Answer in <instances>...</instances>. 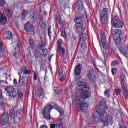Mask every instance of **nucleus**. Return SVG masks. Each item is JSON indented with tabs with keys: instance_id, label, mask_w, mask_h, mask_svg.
I'll return each instance as SVG.
<instances>
[{
	"instance_id": "4d7b16f0",
	"label": "nucleus",
	"mask_w": 128,
	"mask_h": 128,
	"mask_svg": "<svg viewBox=\"0 0 128 128\" xmlns=\"http://www.w3.org/2000/svg\"><path fill=\"white\" fill-rule=\"evenodd\" d=\"M51 60H52V58L50 57V58H49V60H50V62Z\"/></svg>"
},
{
	"instance_id": "f257e3e1",
	"label": "nucleus",
	"mask_w": 128,
	"mask_h": 128,
	"mask_svg": "<svg viewBox=\"0 0 128 128\" xmlns=\"http://www.w3.org/2000/svg\"><path fill=\"white\" fill-rule=\"evenodd\" d=\"M77 88L81 90V93L80 94V98L77 97L75 98V104L76 106H78L81 112H86L88 108V104L86 103L82 100H86L90 97L88 95V90H90V85L88 84H83V85H80V83L76 84Z\"/></svg>"
},
{
	"instance_id": "6e6552de",
	"label": "nucleus",
	"mask_w": 128,
	"mask_h": 128,
	"mask_svg": "<svg viewBox=\"0 0 128 128\" xmlns=\"http://www.w3.org/2000/svg\"><path fill=\"white\" fill-rule=\"evenodd\" d=\"M82 10H84V3L82 0H79L75 4L74 12L76 14H81Z\"/></svg>"
},
{
	"instance_id": "37998d69",
	"label": "nucleus",
	"mask_w": 128,
	"mask_h": 128,
	"mask_svg": "<svg viewBox=\"0 0 128 128\" xmlns=\"http://www.w3.org/2000/svg\"><path fill=\"white\" fill-rule=\"evenodd\" d=\"M2 48V42L0 40V50ZM2 58V56L0 55V60Z\"/></svg>"
},
{
	"instance_id": "ea45409f",
	"label": "nucleus",
	"mask_w": 128,
	"mask_h": 128,
	"mask_svg": "<svg viewBox=\"0 0 128 128\" xmlns=\"http://www.w3.org/2000/svg\"><path fill=\"white\" fill-rule=\"evenodd\" d=\"M32 74V71L28 70L26 71H25L24 73V74L25 76H28V74Z\"/></svg>"
},
{
	"instance_id": "49530a36",
	"label": "nucleus",
	"mask_w": 128,
	"mask_h": 128,
	"mask_svg": "<svg viewBox=\"0 0 128 128\" xmlns=\"http://www.w3.org/2000/svg\"><path fill=\"white\" fill-rule=\"evenodd\" d=\"M4 1H1L0 0V8H2V6H4Z\"/></svg>"
},
{
	"instance_id": "0eeeda50",
	"label": "nucleus",
	"mask_w": 128,
	"mask_h": 128,
	"mask_svg": "<svg viewBox=\"0 0 128 128\" xmlns=\"http://www.w3.org/2000/svg\"><path fill=\"white\" fill-rule=\"evenodd\" d=\"M122 30L119 29L114 30L113 31V38L117 44H122Z\"/></svg>"
},
{
	"instance_id": "2f4dec72",
	"label": "nucleus",
	"mask_w": 128,
	"mask_h": 128,
	"mask_svg": "<svg viewBox=\"0 0 128 128\" xmlns=\"http://www.w3.org/2000/svg\"><path fill=\"white\" fill-rule=\"evenodd\" d=\"M58 48H62V44H64V41L60 39L58 40Z\"/></svg>"
},
{
	"instance_id": "7c9ffc66",
	"label": "nucleus",
	"mask_w": 128,
	"mask_h": 128,
	"mask_svg": "<svg viewBox=\"0 0 128 128\" xmlns=\"http://www.w3.org/2000/svg\"><path fill=\"white\" fill-rule=\"evenodd\" d=\"M28 86V78L26 79L24 81L22 82V86H23L24 88H26Z\"/></svg>"
},
{
	"instance_id": "6e6d98bb",
	"label": "nucleus",
	"mask_w": 128,
	"mask_h": 128,
	"mask_svg": "<svg viewBox=\"0 0 128 128\" xmlns=\"http://www.w3.org/2000/svg\"><path fill=\"white\" fill-rule=\"evenodd\" d=\"M104 56H105V58H108V54H106H106H104Z\"/></svg>"
},
{
	"instance_id": "4c0bfd02",
	"label": "nucleus",
	"mask_w": 128,
	"mask_h": 128,
	"mask_svg": "<svg viewBox=\"0 0 128 128\" xmlns=\"http://www.w3.org/2000/svg\"><path fill=\"white\" fill-rule=\"evenodd\" d=\"M42 50L43 52L44 56H48V50Z\"/></svg>"
},
{
	"instance_id": "09e8293b",
	"label": "nucleus",
	"mask_w": 128,
	"mask_h": 128,
	"mask_svg": "<svg viewBox=\"0 0 128 128\" xmlns=\"http://www.w3.org/2000/svg\"><path fill=\"white\" fill-rule=\"evenodd\" d=\"M50 128H56V124H52L50 126Z\"/></svg>"
},
{
	"instance_id": "bb28decb",
	"label": "nucleus",
	"mask_w": 128,
	"mask_h": 128,
	"mask_svg": "<svg viewBox=\"0 0 128 128\" xmlns=\"http://www.w3.org/2000/svg\"><path fill=\"white\" fill-rule=\"evenodd\" d=\"M56 128H64V124L62 122L56 124Z\"/></svg>"
},
{
	"instance_id": "4468645a",
	"label": "nucleus",
	"mask_w": 128,
	"mask_h": 128,
	"mask_svg": "<svg viewBox=\"0 0 128 128\" xmlns=\"http://www.w3.org/2000/svg\"><path fill=\"white\" fill-rule=\"evenodd\" d=\"M124 48L120 47V52L121 54L124 56H126V52L128 50V44H124Z\"/></svg>"
},
{
	"instance_id": "412c9836",
	"label": "nucleus",
	"mask_w": 128,
	"mask_h": 128,
	"mask_svg": "<svg viewBox=\"0 0 128 128\" xmlns=\"http://www.w3.org/2000/svg\"><path fill=\"white\" fill-rule=\"evenodd\" d=\"M122 90L124 92V97L125 98L126 100H128V88H126V87H125L124 88H124H122Z\"/></svg>"
},
{
	"instance_id": "c85d7f7f",
	"label": "nucleus",
	"mask_w": 128,
	"mask_h": 128,
	"mask_svg": "<svg viewBox=\"0 0 128 128\" xmlns=\"http://www.w3.org/2000/svg\"><path fill=\"white\" fill-rule=\"evenodd\" d=\"M114 92L116 96H120L122 93V89H116Z\"/></svg>"
},
{
	"instance_id": "b1692460",
	"label": "nucleus",
	"mask_w": 128,
	"mask_h": 128,
	"mask_svg": "<svg viewBox=\"0 0 128 128\" xmlns=\"http://www.w3.org/2000/svg\"><path fill=\"white\" fill-rule=\"evenodd\" d=\"M6 12L8 18H12V9H8L6 10Z\"/></svg>"
},
{
	"instance_id": "7ed1b4c3",
	"label": "nucleus",
	"mask_w": 128,
	"mask_h": 128,
	"mask_svg": "<svg viewBox=\"0 0 128 128\" xmlns=\"http://www.w3.org/2000/svg\"><path fill=\"white\" fill-rule=\"evenodd\" d=\"M100 108V106H97L96 110L98 114H99V118L96 117V116L93 115V118L94 120L96 122V124L98 122H102L104 126H108V122H112V116H108V114L106 111L102 112V110Z\"/></svg>"
},
{
	"instance_id": "f704fd0d",
	"label": "nucleus",
	"mask_w": 128,
	"mask_h": 128,
	"mask_svg": "<svg viewBox=\"0 0 128 128\" xmlns=\"http://www.w3.org/2000/svg\"><path fill=\"white\" fill-rule=\"evenodd\" d=\"M48 36L50 38V40H52V34H52V32H50V30H52V26H49L48 28Z\"/></svg>"
},
{
	"instance_id": "2eb2a0df",
	"label": "nucleus",
	"mask_w": 128,
	"mask_h": 128,
	"mask_svg": "<svg viewBox=\"0 0 128 128\" xmlns=\"http://www.w3.org/2000/svg\"><path fill=\"white\" fill-rule=\"evenodd\" d=\"M58 52L60 54V56H62V58L64 60H66L64 58V56H66V50L64 49L62 47H60L58 48Z\"/></svg>"
},
{
	"instance_id": "72a5a7b5",
	"label": "nucleus",
	"mask_w": 128,
	"mask_h": 128,
	"mask_svg": "<svg viewBox=\"0 0 128 128\" xmlns=\"http://www.w3.org/2000/svg\"><path fill=\"white\" fill-rule=\"evenodd\" d=\"M28 70V68L26 66H24L20 70L21 74H24V72Z\"/></svg>"
},
{
	"instance_id": "a878e982",
	"label": "nucleus",
	"mask_w": 128,
	"mask_h": 128,
	"mask_svg": "<svg viewBox=\"0 0 128 128\" xmlns=\"http://www.w3.org/2000/svg\"><path fill=\"white\" fill-rule=\"evenodd\" d=\"M87 76L89 80H91V82H92V80H94V78H96V76H92L90 72H89L88 74L87 75Z\"/></svg>"
},
{
	"instance_id": "8fccbe9b",
	"label": "nucleus",
	"mask_w": 128,
	"mask_h": 128,
	"mask_svg": "<svg viewBox=\"0 0 128 128\" xmlns=\"http://www.w3.org/2000/svg\"><path fill=\"white\" fill-rule=\"evenodd\" d=\"M22 96H24V94L20 93L18 94V98H22Z\"/></svg>"
},
{
	"instance_id": "473e14b6",
	"label": "nucleus",
	"mask_w": 128,
	"mask_h": 128,
	"mask_svg": "<svg viewBox=\"0 0 128 128\" xmlns=\"http://www.w3.org/2000/svg\"><path fill=\"white\" fill-rule=\"evenodd\" d=\"M112 72L114 76H116V72H118V68H112Z\"/></svg>"
},
{
	"instance_id": "1a4fd4ad",
	"label": "nucleus",
	"mask_w": 128,
	"mask_h": 128,
	"mask_svg": "<svg viewBox=\"0 0 128 128\" xmlns=\"http://www.w3.org/2000/svg\"><path fill=\"white\" fill-rule=\"evenodd\" d=\"M6 92L8 94V96L10 98H16V94H14V86L6 87L5 88Z\"/></svg>"
},
{
	"instance_id": "e433bc0d",
	"label": "nucleus",
	"mask_w": 128,
	"mask_h": 128,
	"mask_svg": "<svg viewBox=\"0 0 128 128\" xmlns=\"http://www.w3.org/2000/svg\"><path fill=\"white\" fill-rule=\"evenodd\" d=\"M56 20L57 22H59L60 24H62V17H60V16H59V18L57 17L56 18Z\"/></svg>"
},
{
	"instance_id": "423d86ee",
	"label": "nucleus",
	"mask_w": 128,
	"mask_h": 128,
	"mask_svg": "<svg viewBox=\"0 0 128 128\" xmlns=\"http://www.w3.org/2000/svg\"><path fill=\"white\" fill-rule=\"evenodd\" d=\"M54 110V106L51 104L47 105L42 110L44 118L48 120H50V112Z\"/></svg>"
},
{
	"instance_id": "864d4df0",
	"label": "nucleus",
	"mask_w": 128,
	"mask_h": 128,
	"mask_svg": "<svg viewBox=\"0 0 128 128\" xmlns=\"http://www.w3.org/2000/svg\"><path fill=\"white\" fill-rule=\"evenodd\" d=\"M55 92V93L56 94H60V91L59 90H54Z\"/></svg>"
},
{
	"instance_id": "9d476101",
	"label": "nucleus",
	"mask_w": 128,
	"mask_h": 128,
	"mask_svg": "<svg viewBox=\"0 0 128 128\" xmlns=\"http://www.w3.org/2000/svg\"><path fill=\"white\" fill-rule=\"evenodd\" d=\"M10 120V117L6 113H4L1 116V124L3 126H4L6 124H8V120Z\"/></svg>"
},
{
	"instance_id": "dca6fc26",
	"label": "nucleus",
	"mask_w": 128,
	"mask_h": 128,
	"mask_svg": "<svg viewBox=\"0 0 128 128\" xmlns=\"http://www.w3.org/2000/svg\"><path fill=\"white\" fill-rule=\"evenodd\" d=\"M120 82L122 88L124 89L126 87V76L124 74L120 76Z\"/></svg>"
},
{
	"instance_id": "c03bdc74",
	"label": "nucleus",
	"mask_w": 128,
	"mask_h": 128,
	"mask_svg": "<svg viewBox=\"0 0 128 128\" xmlns=\"http://www.w3.org/2000/svg\"><path fill=\"white\" fill-rule=\"evenodd\" d=\"M66 76L63 75L62 76V78H60V82H64V80H66Z\"/></svg>"
},
{
	"instance_id": "c9c22d12",
	"label": "nucleus",
	"mask_w": 128,
	"mask_h": 128,
	"mask_svg": "<svg viewBox=\"0 0 128 128\" xmlns=\"http://www.w3.org/2000/svg\"><path fill=\"white\" fill-rule=\"evenodd\" d=\"M64 74V70L62 68H60L58 73V76H62Z\"/></svg>"
},
{
	"instance_id": "de8ad7c7",
	"label": "nucleus",
	"mask_w": 128,
	"mask_h": 128,
	"mask_svg": "<svg viewBox=\"0 0 128 128\" xmlns=\"http://www.w3.org/2000/svg\"><path fill=\"white\" fill-rule=\"evenodd\" d=\"M60 116H64V110H60Z\"/></svg>"
},
{
	"instance_id": "aec40b11",
	"label": "nucleus",
	"mask_w": 128,
	"mask_h": 128,
	"mask_svg": "<svg viewBox=\"0 0 128 128\" xmlns=\"http://www.w3.org/2000/svg\"><path fill=\"white\" fill-rule=\"evenodd\" d=\"M60 30L61 32V33L62 34V38H68V36L66 35V34L64 28V27L62 26H61L60 28Z\"/></svg>"
},
{
	"instance_id": "5701e85b",
	"label": "nucleus",
	"mask_w": 128,
	"mask_h": 128,
	"mask_svg": "<svg viewBox=\"0 0 128 128\" xmlns=\"http://www.w3.org/2000/svg\"><path fill=\"white\" fill-rule=\"evenodd\" d=\"M36 96H38V98H40V96H42V94H44V92H42V90H36Z\"/></svg>"
},
{
	"instance_id": "393cba45",
	"label": "nucleus",
	"mask_w": 128,
	"mask_h": 128,
	"mask_svg": "<svg viewBox=\"0 0 128 128\" xmlns=\"http://www.w3.org/2000/svg\"><path fill=\"white\" fill-rule=\"evenodd\" d=\"M10 118H14L16 116V112H14V109H11L10 110Z\"/></svg>"
},
{
	"instance_id": "f03ea898",
	"label": "nucleus",
	"mask_w": 128,
	"mask_h": 128,
	"mask_svg": "<svg viewBox=\"0 0 128 128\" xmlns=\"http://www.w3.org/2000/svg\"><path fill=\"white\" fill-rule=\"evenodd\" d=\"M76 22V30L79 34L80 38V42L83 50H86L88 48V44H86V34H83L84 30H86V24L84 20V18L77 16L74 20Z\"/></svg>"
},
{
	"instance_id": "603ef678",
	"label": "nucleus",
	"mask_w": 128,
	"mask_h": 128,
	"mask_svg": "<svg viewBox=\"0 0 128 128\" xmlns=\"http://www.w3.org/2000/svg\"><path fill=\"white\" fill-rule=\"evenodd\" d=\"M14 84H18V80L16 79L14 80Z\"/></svg>"
},
{
	"instance_id": "5fc2aeb1",
	"label": "nucleus",
	"mask_w": 128,
	"mask_h": 128,
	"mask_svg": "<svg viewBox=\"0 0 128 128\" xmlns=\"http://www.w3.org/2000/svg\"><path fill=\"white\" fill-rule=\"evenodd\" d=\"M25 2H28L30 0H24Z\"/></svg>"
},
{
	"instance_id": "bf43d9fd",
	"label": "nucleus",
	"mask_w": 128,
	"mask_h": 128,
	"mask_svg": "<svg viewBox=\"0 0 128 128\" xmlns=\"http://www.w3.org/2000/svg\"><path fill=\"white\" fill-rule=\"evenodd\" d=\"M52 56H53V55H52V56H51V57H50V58H52Z\"/></svg>"
},
{
	"instance_id": "a211bd4d",
	"label": "nucleus",
	"mask_w": 128,
	"mask_h": 128,
	"mask_svg": "<svg viewBox=\"0 0 128 128\" xmlns=\"http://www.w3.org/2000/svg\"><path fill=\"white\" fill-rule=\"evenodd\" d=\"M80 74H82V68H80V65H78L74 70V74L76 76H80Z\"/></svg>"
},
{
	"instance_id": "f3484780",
	"label": "nucleus",
	"mask_w": 128,
	"mask_h": 128,
	"mask_svg": "<svg viewBox=\"0 0 128 128\" xmlns=\"http://www.w3.org/2000/svg\"><path fill=\"white\" fill-rule=\"evenodd\" d=\"M4 95L2 94V90H0V106L2 108L5 109L4 102Z\"/></svg>"
},
{
	"instance_id": "c756f323",
	"label": "nucleus",
	"mask_w": 128,
	"mask_h": 128,
	"mask_svg": "<svg viewBox=\"0 0 128 128\" xmlns=\"http://www.w3.org/2000/svg\"><path fill=\"white\" fill-rule=\"evenodd\" d=\"M120 62L114 61L112 63L111 66H112L114 67V66H120Z\"/></svg>"
},
{
	"instance_id": "9b49d317",
	"label": "nucleus",
	"mask_w": 128,
	"mask_h": 128,
	"mask_svg": "<svg viewBox=\"0 0 128 128\" xmlns=\"http://www.w3.org/2000/svg\"><path fill=\"white\" fill-rule=\"evenodd\" d=\"M100 36L102 46L105 50H108V41L106 40V37L104 34V33H101Z\"/></svg>"
},
{
	"instance_id": "39448f33",
	"label": "nucleus",
	"mask_w": 128,
	"mask_h": 128,
	"mask_svg": "<svg viewBox=\"0 0 128 128\" xmlns=\"http://www.w3.org/2000/svg\"><path fill=\"white\" fill-rule=\"evenodd\" d=\"M110 11L108 9H104L101 11L100 14L102 18V23L104 24H108V16H110Z\"/></svg>"
},
{
	"instance_id": "cd10ccee",
	"label": "nucleus",
	"mask_w": 128,
	"mask_h": 128,
	"mask_svg": "<svg viewBox=\"0 0 128 128\" xmlns=\"http://www.w3.org/2000/svg\"><path fill=\"white\" fill-rule=\"evenodd\" d=\"M40 28L42 30H46V24L44 22H40Z\"/></svg>"
},
{
	"instance_id": "13d9d810",
	"label": "nucleus",
	"mask_w": 128,
	"mask_h": 128,
	"mask_svg": "<svg viewBox=\"0 0 128 128\" xmlns=\"http://www.w3.org/2000/svg\"><path fill=\"white\" fill-rule=\"evenodd\" d=\"M18 74L19 76H20V73H18Z\"/></svg>"
},
{
	"instance_id": "79ce46f5",
	"label": "nucleus",
	"mask_w": 128,
	"mask_h": 128,
	"mask_svg": "<svg viewBox=\"0 0 128 128\" xmlns=\"http://www.w3.org/2000/svg\"><path fill=\"white\" fill-rule=\"evenodd\" d=\"M104 96H110V91L108 90H106L104 93Z\"/></svg>"
},
{
	"instance_id": "a18cd8bd",
	"label": "nucleus",
	"mask_w": 128,
	"mask_h": 128,
	"mask_svg": "<svg viewBox=\"0 0 128 128\" xmlns=\"http://www.w3.org/2000/svg\"><path fill=\"white\" fill-rule=\"evenodd\" d=\"M21 44H22V42L20 40H18L17 42V46H18V48H20Z\"/></svg>"
},
{
	"instance_id": "20e7f679",
	"label": "nucleus",
	"mask_w": 128,
	"mask_h": 128,
	"mask_svg": "<svg viewBox=\"0 0 128 128\" xmlns=\"http://www.w3.org/2000/svg\"><path fill=\"white\" fill-rule=\"evenodd\" d=\"M112 24L114 28H122L124 26V22L120 20L118 16H115L112 20Z\"/></svg>"
},
{
	"instance_id": "4be33fe9",
	"label": "nucleus",
	"mask_w": 128,
	"mask_h": 128,
	"mask_svg": "<svg viewBox=\"0 0 128 128\" xmlns=\"http://www.w3.org/2000/svg\"><path fill=\"white\" fill-rule=\"evenodd\" d=\"M28 11L26 10L22 11V20H24V18H26V17L28 16Z\"/></svg>"
},
{
	"instance_id": "58836bf2",
	"label": "nucleus",
	"mask_w": 128,
	"mask_h": 128,
	"mask_svg": "<svg viewBox=\"0 0 128 128\" xmlns=\"http://www.w3.org/2000/svg\"><path fill=\"white\" fill-rule=\"evenodd\" d=\"M39 54L40 52H38V50H36L35 51H34V54L36 58H38V56H40Z\"/></svg>"
},
{
	"instance_id": "ddd939ff",
	"label": "nucleus",
	"mask_w": 128,
	"mask_h": 128,
	"mask_svg": "<svg viewBox=\"0 0 128 128\" xmlns=\"http://www.w3.org/2000/svg\"><path fill=\"white\" fill-rule=\"evenodd\" d=\"M24 28L26 32H32L34 30V27L30 24V22H27V24L24 26Z\"/></svg>"
},
{
	"instance_id": "052dcab7",
	"label": "nucleus",
	"mask_w": 128,
	"mask_h": 128,
	"mask_svg": "<svg viewBox=\"0 0 128 128\" xmlns=\"http://www.w3.org/2000/svg\"><path fill=\"white\" fill-rule=\"evenodd\" d=\"M2 82H4V81H2Z\"/></svg>"
},
{
	"instance_id": "f8f14e48",
	"label": "nucleus",
	"mask_w": 128,
	"mask_h": 128,
	"mask_svg": "<svg viewBox=\"0 0 128 128\" xmlns=\"http://www.w3.org/2000/svg\"><path fill=\"white\" fill-rule=\"evenodd\" d=\"M7 20L8 19L4 14H2L0 12V24L1 26H4V24H6Z\"/></svg>"
},
{
	"instance_id": "3c124183",
	"label": "nucleus",
	"mask_w": 128,
	"mask_h": 128,
	"mask_svg": "<svg viewBox=\"0 0 128 128\" xmlns=\"http://www.w3.org/2000/svg\"><path fill=\"white\" fill-rule=\"evenodd\" d=\"M34 80H38V77H36V74H34Z\"/></svg>"
},
{
	"instance_id": "6ab92c4d",
	"label": "nucleus",
	"mask_w": 128,
	"mask_h": 128,
	"mask_svg": "<svg viewBox=\"0 0 128 128\" xmlns=\"http://www.w3.org/2000/svg\"><path fill=\"white\" fill-rule=\"evenodd\" d=\"M12 37V33L10 32H7L4 34L5 40H11Z\"/></svg>"
},
{
	"instance_id": "a19ab883",
	"label": "nucleus",
	"mask_w": 128,
	"mask_h": 128,
	"mask_svg": "<svg viewBox=\"0 0 128 128\" xmlns=\"http://www.w3.org/2000/svg\"><path fill=\"white\" fill-rule=\"evenodd\" d=\"M29 44H30V48H32V47L34 46V41L30 39L29 40Z\"/></svg>"
}]
</instances>
